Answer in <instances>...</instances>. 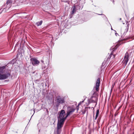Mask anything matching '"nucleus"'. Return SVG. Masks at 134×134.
<instances>
[{
    "mask_svg": "<svg viewBox=\"0 0 134 134\" xmlns=\"http://www.w3.org/2000/svg\"><path fill=\"white\" fill-rule=\"evenodd\" d=\"M58 116L57 117L58 122L57 128L59 130L63 126L65 120V112L64 110H62L58 112Z\"/></svg>",
    "mask_w": 134,
    "mask_h": 134,
    "instance_id": "nucleus-1",
    "label": "nucleus"
},
{
    "mask_svg": "<svg viewBox=\"0 0 134 134\" xmlns=\"http://www.w3.org/2000/svg\"><path fill=\"white\" fill-rule=\"evenodd\" d=\"M44 60H41V61L42 63V69L44 70V73H45V70L48 68V66L49 64V61L48 59L46 58H43Z\"/></svg>",
    "mask_w": 134,
    "mask_h": 134,
    "instance_id": "nucleus-2",
    "label": "nucleus"
},
{
    "mask_svg": "<svg viewBox=\"0 0 134 134\" xmlns=\"http://www.w3.org/2000/svg\"><path fill=\"white\" fill-rule=\"evenodd\" d=\"M55 102L56 106L58 108L60 104H62L65 102L64 98L59 96L56 98Z\"/></svg>",
    "mask_w": 134,
    "mask_h": 134,
    "instance_id": "nucleus-3",
    "label": "nucleus"
},
{
    "mask_svg": "<svg viewBox=\"0 0 134 134\" xmlns=\"http://www.w3.org/2000/svg\"><path fill=\"white\" fill-rule=\"evenodd\" d=\"M10 75V72L9 70H7L5 73H0V80L6 79Z\"/></svg>",
    "mask_w": 134,
    "mask_h": 134,
    "instance_id": "nucleus-4",
    "label": "nucleus"
},
{
    "mask_svg": "<svg viewBox=\"0 0 134 134\" xmlns=\"http://www.w3.org/2000/svg\"><path fill=\"white\" fill-rule=\"evenodd\" d=\"M30 60L31 62L34 66H37L40 63V61L38 60L36 58H31Z\"/></svg>",
    "mask_w": 134,
    "mask_h": 134,
    "instance_id": "nucleus-5",
    "label": "nucleus"
},
{
    "mask_svg": "<svg viewBox=\"0 0 134 134\" xmlns=\"http://www.w3.org/2000/svg\"><path fill=\"white\" fill-rule=\"evenodd\" d=\"M129 56L128 53L127 52H126L125 53L124 59L122 62V63L124 64L125 66L129 60Z\"/></svg>",
    "mask_w": 134,
    "mask_h": 134,
    "instance_id": "nucleus-6",
    "label": "nucleus"
},
{
    "mask_svg": "<svg viewBox=\"0 0 134 134\" xmlns=\"http://www.w3.org/2000/svg\"><path fill=\"white\" fill-rule=\"evenodd\" d=\"M75 110L74 108H70V110L68 111L66 113V114H65V118H66L67 117L72 113L74 112Z\"/></svg>",
    "mask_w": 134,
    "mask_h": 134,
    "instance_id": "nucleus-7",
    "label": "nucleus"
},
{
    "mask_svg": "<svg viewBox=\"0 0 134 134\" xmlns=\"http://www.w3.org/2000/svg\"><path fill=\"white\" fill-rule=\"evenodd\" d=\"M100 83L99 78H98L97 80L96 83V89L97 91H98V90Z\"/></svg>",
    "mask_w": 134,
    "mask_h": 134,
    "instance_id": "nucleus-8",
    "label": "nucleus"
},
{
    "mask_svg": "<svg viewBox=\"0 0 134 134\" xmlns=\"http://www.w3.org/2000/svg\"><path fill=\"white\" fill-rule=\"evenodd\" d=\"M5 68V66L0 67V73L2 74L6 73V71L7 70H4Z\"/></svg>",
    "mask_w": 134,
    "mask_h": 134,
    "instance_id": "nucleus-9",
    "label": "nucleus"
},
{
    "mask_svg": "<svg viewBox=\"0 0 134 134\" xmlns=\"http://www.w3.org/2000/svg\"><path fill=\"white\" fill-rule=\"evenodd\" d=\"M72 10L71 12V14H73L76 12V10H78V9L76 8L75 5H74L72 8Z\"/></svg>",
    "mask_w": 134,
    "mask_h": 134,
    "instance_id": "nucleus-10",
    "label": "nucleus"
},
{
    "mask_svg": "<svg viewBox=\"0 0 134 134\" xmlns=\"http://www.w3.org/2000/svg\"><path fill=\"white\" fill-rule=\"evenodd\" d=\"M97 14L99 15H101L102 16V17L104 19L107 21H108V22H109V21L108 20V19L107 17H106V16H105V15L103 14H99L98 13H96Z\"/></svg>",
    "mask_w": 134,
    "mask_h": 134,
    "instance_id": "nucleus-11",
    "label": "nucleus"
},
{
    "mask_svg": "<svg viewBox=\"0 0 134 134\" xmlns=\"http://www.w3.org/2000/svg\"><path fill=\"white\" fill-rule=\"evenodd\" d=\"M42 23V21L41 20L40 21H38L36 23V25L37 26H38L41 25Z\"/></svg>",
    "mask_w": 134,
    "mask_h": 134,
    "instance_id": "nucleus-12",
    "label": "nucleus"
},
{
    "mask_svg": "<svg viewBox=\"0 0 134 134\" xmlns=\"http://www.w3.org/2000/svg\"><path fill=\"white\" fill-rule=\"evenodd\" d=\"M99 109H97L96 111V114L95 116V120H96L98 116V115L99 114Z\"/></svg>",
    "mask_w": 134,
    "mask_h": 134,
    "instance_id": "nucleus-13",
    "label": "nucleus"
},
{
    "mask_svg": "<svg viewBox=\"0 0 134 134\" xmlns=\"http://www.w3.org/2000/svg\"><path fill=\"white\" fill-rule=\"evenodd\" d=\"M115 57L114 55H113V52H112L111 54L110 55L109 57H108V58H110L111 57H112V58H114Z\"/></svg>",
    "mask_w": 134,
    "mask_h": 134,
    "instance_id": "nucleus-14",
    "label": "nucleus"
},
{
    "mask_svg": "<svg viewBox=\"0 0 134 134\" xmlns=\"http://www.w3.org/2000/svg\"><path fill=\"white\" fill-rule=\"evenodd\" d=\"M46 98L48 100H51L52 99V98L51 97H46Z\"/></svg>",
    "mask_w": 134,
    "mask_h": 134,
    "instance_id": "nucleus-15",
    "label": "nucleus"
},
{
    "mask_svg": "<svg viewBox=\"0 0 134 134\" xmlns=\"http://www.w3.org/2000/svg\"><path fill=\"white\" fill-rule=\"evenodd\" d=\"M76 8L78 9H80V7L79 5H75Z\"/></svg>",
    "mask_w": 134,
    "mask_h": 134,
    "instance_id": "nucleus-16",
    "label": "nucleus"
},
{
    "mask_svg": "<svg viewBox=\"0 0 134 134\" xmlns=\"http://www.w3.org/2000/svg\"><path fill=\"white\" fill-rule=\"evenodd\" d=\"M128 27L127 28H126V29H125V31H126V32H127V31H128Z\"/></svg>",
    "mask_w": 134,
    "mask_h": 134,
    "instance_id": "nucleus-17",
    "label": "nucleus"
},
{
    "mask_svg": "<svg viewBox=\"0 0 134 134\" xmlns=\"http://www.w3.org/2000/svg\"><path fill=\"white\" fill-rule=\"evenodd\" d=\"M115 35L116 36H117L118 35V34L116 33H115Z\"/></svg>",
    "mask_w": 134,
    "mask_h": 134,
    "instance_id": "nucleus-18",
    "label": "nucleus"
},
{
    "mask_svg": "<svg viewBox=\"0 0 134 134\" xmlns=\"http://www.w3.org/2000/svg\"><path fill=\"white\" fill-rule=\"evenodd\" d=\"M113 50L112 51V52H114L115 51V49L114 48H113Z\"/></svg>",
    "mask_w": 134,
    "mask_h": 134,
    "instance_id": "nucleus-19",
    "label": "nucleus"
},
{
    "mask_svg": "<svg viewBox=\"0 0 134 134\" xmlns=\"http://www.w3.org/2000/svg\"><path fill=\"white\" fill-rule=\"evenodd\" d=\"M111 1H113V3H114V0H110Z\"/></svg>",
    "mask_w": 134,
    "mask_h": 134,
    "instance_id": "nucleus-20",
    "label": "nucleus"
},
{
    "mask_svg": "<svg viewBox=\"0 0 134 134\" xmlns=\"http://www.w3.org/2000/svg\"><path fill=\"white\" fill-rule=\"evenodd\" d=\"M86 112V111H85H85L83 112V114H85V112Z\"/></svg>",
    "mask_w": 134,
    "mask_h": 134,
    "instance_id": "nucleus-21",
    "label": "nucleus"
},
{
    "mask_svg": "<svg viewBox=\"0 0 134 134\" xmlns=\"http://www.w3.org/2000/svg\"><path fill=\"white\" fill-rule=\"evenodd\" d=\"M121 42H122L121 41V42H120L119 43H120L119 45H120V44H121V43H122Z\"/></svg>",
    "mask_w": 134,
    "mask_h": 134,
    "instance_id": "nucleus-22",
    "label": "nucleus"
},
{
    "mask_svg": "<svg viewBox=\"0 0 134 134\" xmlns=\"http://www.w3.org/2000/svg\"><path fill=\"white\" fill-rule=\"evenodd\" d=\"M46 111H47V112H48V109H47V108H46Z\"/></svg>",
    "mask_w": 134,
    "mask_h": 134,
    "instance_id": "nucleus-23",
    "label": "nucleus"
},
{
    "mask_svg": "<svg viewBox=\"0 0 134 134\" xmlns=\"http://www.w3.org/2000/svg\"><path fill=\"white\" fill-rule=\"evenodd\" d=\"M91 1L92 2H93V0H91Z\"/></svg>",
    "mask_w": 134,
    "mask_h": 134,
    "instance_id": "nucleus-24",
    "label": "nucleus"
},
{
    "mask_svg": "<svg viewBox=\"0 0 134 134\" xmlns=\"http://www.w3.org/2000/svg\"><path fill=\"white\" fill-rule=\"evenodd\" d=\"M121 20V18H120V19H119L120 20Z\"/></svg>",
    "mask_w": 134,
    "mask_h": 134,
    "instance_id": "nucleus-25",
    "label": "nucleus"
},
{
    "mask_svg": "<svg viewBox=\"0 0 134 134\" xmlns=\"http://www.w3.org/2000/svg\"><path fill=\"white\" fill-rule=\"evenodd\" d=\"M111 30H113V29H112V27H111Z\"/></svg>",
    "mask_w": 134,
    "mask_h": 134,
    "instance_id": "nucleus-26",
    "label": "nucleus"
},
{
    "mask_svg": "<svg viewBox=\"0 0 134 134\" xmlns=\"http://www.w3.org/2000/svg\"><path fill=\"white\" fill-rule=\"evenodd\" d=\"M114 31L115 32H116V31L115 30H114Z\"/></svg>",
    "mask_w": 134,
    "mask_h": 134,
    "instance_id": "nucleus-27",
    "label": "nucleus"
},
{
    "mask_svg": "<svg viewBox=\"0 0 134 134\" xmlns=\"http://www.w3.org/2000/svg\"><path fill=\"white\" fill-rule=\"evenodd\" d=\"M83 102V101H82V102Z\"/></svg>",
    "mask_w": 134,
    "mask_h": 134,
    "instance_id": "nucleus-28",
    "label": "nucleus"
},
{
    "mask_svg": "<svg viewBox=\"0 0 134 134\" xmlns=\"http://www.w3.org/2000/svg\"><path fill=\"white\" fill-rule=\"evenodd\" d=\"M79 104H78V105H79Z\"/></svg>",
    "mask_w": 134,
    "mask_h": 134,
    "instance_id": "nucleus-29",
    "label": "nucleus"
},
{
    "mask_svg": "<svg viewBox=\"0 0 134 134\" xmlns=\"http://www.w3.org/2000/svg\"><path fill=\"white\" fill-rule=\"evenodd\" d=\"M118 44H116V46L118 45Z\"/></svg>",
    "mask_w": 134,
    "mask_h": 134,
    "instance_id": "nucleus-30",
    "label": "nucleus"
},
{
    "mask_svg": "<svg viewBox=\"0 0 134 134\" xmlns=\"http://www.w3.org/2000/svg\"><path fill=\"white\" fill-rule=\"evenodd\" d=\"M57 134H59V133H57Z\"/></svg>",
    "mask_w": 134,
    "mask_h": 134,
    "instance_id": "nucleus-31",
    "label": "nucleus"
}]
</instances>
